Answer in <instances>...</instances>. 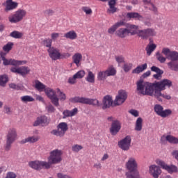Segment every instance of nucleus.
<instances>
[{"instance_id": "obj_27", "label": "nucleus", "mask_w": 178, "mask_h": 178, "mask_svg": "<svg viewBox=\"0 0 178 178\" xmlns=\"http://www.w3.org/2000/svg\"><path fill=\"white\" fill-rule=\"evenodd\" d=\"M78 112H79V109H77V108H74L72 111L65 110L63 112V119H66V118H72L73 116H76Z\"/></svg>"}, {"instance_id": "obj_40", "label": "nucleus", "mask_w": 178, "mask_h": 178, "mask_svg": "<svg viewBox=\"0 0 178 178\" xmlns=\"http://www.w3.org/2000/svg\"><path fill=\"white\" fill-rule=\"evenodd\" d=\"M13 42H9L6 44L3 47V51H4L5 54H8L9 51H12V48H13Z\"/></svg>"}, {"instance_id": "obj_42", "label": "nucleus", "mask_w": 178, "mask_h": 178, "mask_svg": "<svg viewBox=\"0 0 178 178\" xmlns=\"http://www.w3.org/2000/svg\"><path fill=\"white\" fill-rule=\"evenodd\" d=\"M8 81V75H0V86L1 87H5L6 83Z\"/></svg>"}, {"instance_id": "obj_47", "label": "nucleus", "mask_w": 178, "mask_h": 178, "mask_svg": "<svg viewBox=\"0 0 178 178\" xmlns=\"http://www.w3.org/2000/svg\"><path fill=\"white\" fill-rule=\"evenodd\" d=\"M118 12V8L116 6H108V8L106 10L108 15H113Z\"/></svg>"}, {"instance_id": "obj_39", "label": "nucleus", "mask_w": 178, "mask_h": 178, "mask_svg": "<svg viewBox=\"0 0 178 178\" xmlns=\"http://www.w3.org/2000/svg\"><path fill=\"white\" fill-rule=\"evenodd\" d=\"M20 99L22 102L24 104H27V102H34V101H35V99L30 95L22 96L20 97Z\"/></svg>"}, {"instance_id": "obj_1", "label": "nucleus", "mask_w": 178, "mask_h": 178, "mask_svg": "<svg viewBox=\"0 0 178 178\" xmlns=\"http://www.w3.org/2000/svg\"><path fill=\"white\" fill-rule=\"evenodd\" d=\"M165 87H172V82L169 79H163L161 81L151 83L145 82V88L144 90V95H149L150 97H155V90L161 88L163 90Z\"/></svg>"}, {"instance_id": "obj_46", "label": "nucleus", "mask_w": 178, "mask_h": 178, "mask_svg": "<svg viewBox=\"0 0 178 178\" xmlns=\"http://www.w3.org/2000/svg\"><path fill=\"white\" fill-rule=\"evenodd\" d=\"M35 88H36L38 91H44V90H45V85L40 82V81H36L35 84Z\"/></svg>"}, {"instance_id": "obj_28", "label": "nucleus", "mask_w": 178, "mask_h": 178, "mask_svg": "<svg viewBox=\"0 0 178 178\" xmlns=\"http://www.w3.org/2000/svg\"><path fill=\"white\" fill-rule=\"evenodd\" d=\"M81 60H83V55L81 53H75L72 56V62L79 67L81 65Z\"/></svg>"}, {"instance_id": "obj_8", "label": "nucleus", "mask_w": 178, "mask_h": 178, "mask_svg": "<svg viewBox=\"0 0 178 178\" xmlns=\"http://www.w3.org/2000/svg\"><path fill=\"white\" fill-rule=\"evenodd\" d=\"M67 130H69L67 123L60 122L58 124L57 129H54L51 131V134H53V136H56V137L62 138L65 136Z\"/></svg>"}, {"instance_id": "obj_53", "label": "nucleus", "mask_w": 178, "mask_h": 178, "mask_svg": "<svg viewBox=\"0 0 178 178\" xmlns=\"http://www.w3.org/2000/svg\"><path fill=\"white\" fill-rule=\"evenodd\" d=\"M115 59L117 63H124V56L122 55L115 56Z\"/></svg>"}, {"instance_id": "obj_16", "label": "nucleus", "mask_w": 178, "mask_h": 178, "mask_svg": "<svg viewBox=\"0 0 178 178\" xmlns=\"http://www.w3.org/2000/svg\"><path fill=\"white\" fill-rule=\"evenodd\" d=\"M126 99H127V92L124 90H119L118 95L116 96L113 102V106H119V105H122V104L124 103Z\"/></svg>"}, {"instance_id": "obj_24", "label": "nucleus", "mask_w": 178, "mask_h": 178, "mask_svg": "<svg viewBox=\"0 0 178 178\" xmlns=\"http://www.w3.org/2000/svg\"><path fill=\"white\" fill-rule=\"evenodd\" d=\"M149 172L152 175L154 178H158L159 177V175L162 173V171L159 166L156 165H152L149 166Z\"/></svg>"}, {"instance_id": "obj_5", "label": "nucleus", "mask_w": 178, "mask_h": 178, "mask_svg": "<svg viewBox=\"0 0 178 178\" xmlns=\"http://www.w3.org/2000/svg\"><path fill=\"white\" fill-rule=\"evenodd\" d=\"M72 104H83L84 105H92L93 106H99V101L96 99H90L83 97H74L70 99Z\"/></svg>"}, {"instance_id": "obj_7", "label": "nucleus", "mask_w": 178, "mask_h": 178, "mask_svg": "<svg viewBox=\"0 0 178 178\" xmlns=\"http://www.w3.org/2000/svg\"><path fill=\"white\" fill-rule=\"evenodd\" d=\"M0 56L5 66H8L9 65H11L12 66H22L27 63V60H17L15 59L8 60L6 58H5L6 56V53L3 51L0 52Z\"/></svg>"}, {"instance_id": "obj_60", "label": "nucleus", "mask_w": 178, "mask_h": 178, "mask_svg": "<svg viewBox=\"0 0 178 178\" xmlns=\"http://www.w3.org/2000/svg\"><path fill=\"white\" fill-rule=\"evenodd\" d=\"M46 109L47 110L49 113H54V112H55V111H56L55 107H54V106H52V104L47 106L46 107Z\"/></svg>"}, {"instance_id": "obj_43", "label": "nucleus", "mask_w": 178, "mask_h": 178, "mask_svg": "<svg viewBox=\"0 0 178 178\" xmlns=\"http://www.w3.org/2000/svg\"><path fill=\"white\" fill-rule=\"evenodd\" d=\"M56 92L58 95V97H59L58 99H60V101H62V102L66 101V94L62 92L60 89L56 88Z\"/></svg>"}, {"instance_id": "obj_59", "label": "nucleus", "mask_w": 178, "mask_h": 178, "mask_svg": "<svg viewBox=\"0 0 178 178\" xmlns=\"http://www.w3.org/2000/svg\"><path fill=\"white\" fill-rule=\"evenodd\" d=\"M44 13L45 16H52L54 13H55V11H54L52 9H47L44 11Z\"/></svg>"}, {"instance_id": "obj_35", "label": "nucleus", "mask_w": 178, "mask_h": 178, "mask_svg": "<svg viewBox=\"0 0 178 178\" xmlns=\"http://www.w3.org/2000/svg\"><path fill=\"white\" fill-rule=\"evenodd\" d=\"M18 6L19 3H17V2L7 3L5 10L6 12H9V10H13L14 9H16Z\"/></svg>"}, {"instance_id": "obj_14", "label": "nucleus", "mask_w": 178, "mask_h": 178, "mask_svg": "<svg viewBox=\"0 0 178 178\" xmlns=\"http://www.w3.org/2000/svg\"><path fill=\"white\" fill-rule=\"evenodd\" d=\"M154 109L156 115H158V116H161V118H168V116H170V115H172V110H163V106L160 104L154 105Z\"/></svg>"}, {"instance_id": "obj_38", "label": "nucleus", "mask_w": 178, "mask_h": 178, "mask_svg": "<svg viewBox=\"0 0 178 178\" xmlns=\"http://www.w3.org/2000/svg\"><path fill=\"white\" fill-rule=\"evenodd\" d=\"M167 65L171 70H174L175 72L178 71V61H170Z\"/></svg>"}, {"instance_id": "obj_9", "label": "nucleus", "mask_w": 178, "mask_h": 178, "mask_svg": "<svg viewBox=\"0 0 178 178\" xmlns=\"http://www.w3.org/2000/svg\"><path fill=\"white\" fill-rule=\"evenodd\" d=\"M125 167L127 168V170H129L127 172V173H131V175H137V173H138V171L137 170L138 164L137 163V161L134 157L129 158L125 164Z\"/></svg>"}, {"instance_id": "obj_12", "label": "nucleus", "mask_w": 178, "mask_h": 178, "mask_svg": "<svg viewBox=\"0 0 178 178\" xmlns=\"http://www.w3.org/2000/svg\"><path fill=\"white\" fill-rule=\"evenodd\" d=\"M30 168L35 170H41L42 169H49V163L47 161H33L29 163Z\"/></svg>"}, {"instance_id": "obj_11", "label": "nucleus", "mask_w": 178, "mask_h": 178, "mask_svg": "<svg viewBox=\"0 0 178 178\" xmlns=\"http://www.w3.org/2000/svg\"><path fill=\"white\" fill-rule=\"evenodd\" d=\"M166 87L170 88L169 86H164V89H161V88H158V89L154 90V98H156L157 101H159V102H162L163 99H172V97L170 95H168L166 92L162 93V91L164 90H166Z\"/></svg>"}, {"instance_id": "obj_19", "label": "nucleus", "mask_w": 178, "mask_h": 178, "mask_svg": "<svg viewBox=\"0 0 178 178\" xmlns=\"http://www.w3.org/2000/svg\"><path fill=\"white\" fill-rule=\"evenodd\" d=\"M51 122V119L45 115H42L40 117H38L36 120L33 123L34 127L37 126H42V127L45 126H48Z\"/></svg>"}, {"instance_id": "obj_29", "label": "nucleus", "mask_w": 178, "mask_h": 178, "mask_svg": "<svg viewBox=\"0 0 178 178\" xmlns=\"http://www.w3.org/2000/svg\"><path fill=\"white\" fill-rule=\"evenodd\" d=\"M38 140H40V136H29L25 139H23L21 141V144H26V143H30V144H34V143H37Z\"/></svg>"}, {"instance_id": "obj_37", "label": "nucleus", "mask_w": 178, "mask_h": 178, "mask_svg": "<svg viewBox=\"0 0 178 178\" xmlns=\"http://www.w3.org/2000/svg\"><path fill=\"white\" fill-rule=\"evenodd\" d=\"M125 26H126L127 29L131 31L130 34L131 35H134V34H137V32H136L133 30H138V26L133 25V24H127Z\"/></svg>"}, {"instance_id": "obj_31", "label": "nucleus", "mask_w": 178, "mask_h": 178, "mask_svg": "<svg viewBox=\"0 0 178 178\" xmlns=\"http://www.w3.org/2000/svg\"><path fill=\"white\" fill-rule=\"evenodd\" d=\"M154 49H156V44L152 43V40H150L149 44L146 47V52L148 56L154 52Z\"/></svg>"}, {"instance_id": "obj_32", "label": "nucleus", "mask_w": 178, "mask_h": 178, "mask_svg": "<svg viewBox=\"0 0 178 178\" xmlns=\"http://www.w3.org/2000/svg\"><path fill=\"white\" fill-rule=\"evenodd\" d=\"M136 86H137V90L140 91V94L144 95V91H145L144 89L145 88V82H144V81L140 79L136 83Z\"/></svg>"}, {"instance_id": "obj_6", "label": "nucleus", "mask_w": 178, "mask_h": 178, "mask_svg": "<svg viewBox=\"0 0 178 178\" xmlns=\"http://www.w3.org/2000/svg\"><path fill=\"white\" fill-rule=\"evenodd\" d=\"M47 52L49 58H51L52 60H58L59 59H66L67 58H70V53L61 54L58 49L54 47L48 49Z\"/></svg>"}, {"instance_id": "obj_30", "label": "nucleus", "mask_w": 178, "mask_h": 178, "mask_svg": "<svg viewBox=\"0 0 178 178\" xmlns=\"http://www.w3.org/2000/svg\"><path fill=\"white\" fill-rule=\"evenodd\" d=\"M147 67H148V65L147 63L138 65L132 70V73L133 74H140V73H143L144 70H147Z\"/></svg>"}, {"instance_id": "obj_3", "label": "nucleus", "mask_w": 178, "mask_h": 178, "mask_svg": "<svg viewBox=\"0 0 178 178\" xmlns=\"http://www.w3.org/2000/svg\"><path fill=\"white\" fill-rule=\"evenodd\" d=\"M26 16H27V10L19 8L8 16V22L13 24H17L22 22Z\"/></svg>"}, {"instance_id": "obj_54", "label": "nucleus", "mask_w": 178, "mask_h": 178, "mask_svg": "<svg viewBox=\"0 0 178 178\" xmlns=\"http://www.w3.org/2000/svg\"><path fill=\"white\" fill-rule=\"evenodd\" d=\"M81 9L83 12L86 13V15H92V10L90 7L83 6Z\"/></svg>"}, {"instance_id": "obj_22", "label": "nucleus", "mask_w": 178, "mask_h": 178, "mask_svg": "<svg viewBox=\"0 0 178 178\" xmlns=\"http://www.w3.org/2000/svg\"><path fill=\"white\" fill-rule=\"evenodd\" d=\"M120 129H122L120 122L119 120L113 121L110 128V133L112 136H116L120 131Z\"/></svg>"}, {"instance_id": "obj_21", "label": "nucleus", "mask_w": 178, "mask_h": 178, "mask_svg": "<svg viewBox=\"0 0 178 178\" xmlns=\"http://www.w3.org/2000/svg\"><path fill=\"white\" fill-rule=\"evenodd\" d=\"M86 76V72L84 70L78 71L72 77L68 79L69 84H76L77 83V79H83Z\"/></svg>"}, {"instance_id": "obj_26", "label": "nucleus", "mask_w": 178, "mask_h": 178, "mask_svg": "<svg viewBox=\"0 0 178 178\" xmlns=\"http://www.w3.org/2000/svg\"><path fill=\"white\" fill-rule=\"evenodd\" d=\"M130 30L127 28H120L118 31H116L115 34L120 38H126L129 34H130Z\"/></svg>"}, {"instance_id": "obj_36", "label": "nucleus", "mask_w": 178, "mask_h": 178, "mask_svg": "<svg viewBox=\"0 0 178 178\" xmlns=\"http://www.w3.org/2000/svg\"><path fill=\"white\" fill-rule=\"evenodd\" d=\"M127 19H138V20H141V19H143V16L138 13H128L127 14Z\"/></svg>"}, {"instance_id": "obj_23", "label": "nucleus", "mask_w": 178, "mask_h": 178, "mask_svg": "<svg viewBox=\"0 0 178 178\" xmlns=\"http://www.w3.org/2000/svg\"><path fill=\"white\" fill-rule=\"evenodd\" d=\"M103 106L102 109H108V108H111V106H113V100H112V97L109 95H106L103 99Z\"/></svg>"}, {"instance_id": "obj_50", "label": "nucleus", "mask_w": 178, "mask_h": 178, "mask_svg": "<svg viewBox=\"0 0 178 178\" xmlns=\"http://www.w3.org/2000/svg\"><path fill=\"white\" fill-rule=\"evenodd\" d=\"M156 58L160 63H165V62H166V58L163 57L159 51L156 54Z\"/></svg>"}, {"instance_id": "obj_34", "label": "nucleus", "mask_w": 178, "mask_h": 178, "mask_svg": "<svg viewBox=\"0 0 178 178\" xmlns=\"http://www.w3.org/2000/svg\"><path fill=\"white\" fill-rule=\"evenodd\" d=\"M135 130L136 131H141L143 130V118L141 117L138 118L136 120Z\"/></svg>"}, {"instance_id": "obj_52", "label": "nucleus", "mask_w": 178, "mask_h": 178, "mask_svg": "<svg viewBox=\"0 0 178 178\" xmlns=\"http://www.w3.org/2000/svg\"><path fill=\"white\" fill-rule=\"evenodd\" d=\"M81 149H83V147L80 145H74L72 147V151L73 152H79L80 151H81Z\"/></svg>"}, {"instance_id": "obj_25", "label": "nucleus", "mask_w": 178, "mask_h": 178, "mask_svg": "<svg viewBox=\"0 0 178 178\" xmlns=\"http://www.w3.org/2000/svg\"><path fill=\"white\" fill-rule=\"evenodd\" d=\"M168 141V143H170V144H178V138L173 136L172 135H167L165 136L163 135V136H161V143L163 141Z\"/></svg>"}, {"instance_id": "obj_10", "label": "nucleus", "mask_w": 178, "mask_h": 178, "mask_svg": "<svg viewBox=\"0 0 178 178\" xmlns=\"http://www.w3.org/2000/svg\"><path fill=\"white\" fill-rule=\"evenodd\" d=\"M136 34L142 40H148L149 37H155L156 35V31L152 28H147L146 29L138 30Z\"/></svg>"}, {"instance_id": "obj_13", "label": "nucleus", "mask_w": 178, "mask_h": 178, "mask_svg": "<svg viewBox=\"0 0 178 178\" xmlns=\"http://www.w3.org/2000/svg\"><path fill=\"white\" fill-rule=\"evenodd\" d=\"M44 92L54 106H59V97L56 95V90L55 91L51 88H47L44 90Z\"/></svg>"}, {"instance_id": "obj_56", "label": "nucleus", "mask_w": 178, "mask_h": 178, "mask_svg": "<svg viewBox=\"0 0 178 178\" xmlns=\"http://www.w3.org/2000/svg\"><path fill=\"white\" fill-rule=\"evenodd\" d=\"M149 10H151L156 15L158 13V8L152 3L149 4Z\"/></svg>"}, {"instance_id": "obj_49", "label": "nucleus", "mask_w": 178, "mask_h": 178, "mask_svg": "<svg viewBox=\"0 0 178 178\" xmlns=\"http://www.w3.org/2000/svg\"><path fill=\"white\" fill-rule=\"evenodd\" d=\"M42 44L49 49V48H52V40L49 38L44 39L42 41Z\"/></svg>"}, {"instance_id": "obj_45", "label": "nucleus", "mask_w": 178, "mask_h": 178, "mask_svg": "<svg viewBox=\"0 0 178 178\" xmlns=\"http://www.w3.org/2000/svg\"><path fill=\"white\" fill-rule=\"evenodd\" d=\"M108 77V75L106 74V71H100L97 74V79L100 81H102V80H105Z\"/></svg>"}, {"instance_id": "obj_17", "label": "nucleus", "mask_w": 178, "mask_h": 178, "mask_svg": "<svg viewBox=\"0 0 178 178\" xmlns=\"http://www.w3.org/2000/svg\"><path fill=\"white\" fill-rule=\"evenodd\" d=\"M10 72L12 73H17V74H20L22 77H26L29 73H30L31 70L27 66H22V67H12L10 68Z\"/></svg>"}, {"instance_id": "obj_15", "label": "nucleus", "mask_w": 178, "mask_h": 178, "mask_svg": "<svg viewBox=\"0 0 178 178\" xmlns=\"http://www.w3.org/2000/svg\"><path fill=\"white\" fill-rule=\"evenodd\" d=\"M131 145V136H127L125 138L118 142V147L122 151H129Z\"/></svg>"}, {"instance_id": "obj_57", "label": "nucleus", "mask_w": 178, "mask_h": 178, "mask_svg": "<svg viewBox=\"0 0 178 178\" xmlns=\"http://www.w3.org/2000/svg\"><path fill=\"white\" fill-rule=\"evenodd\" d=\"M125 176H127V178H140L138 172H137V175L131 174V172H126Z\"/></svg>"}, {"instance_id": "obj_64", "label": "nucleus", "mask_w": 178, "mask_h": 178, "mask_svg": "<svg viewBox=\"0 0 178 178\" xmlns=\"http://www.w3.org/2000/svg\"><path fill=\"white\" fill-rule=\"evenodd\" d=\"M172 155L173 158H175V159H176V161H177L178 162V150H173L172 152Z\"/></svg>"}, {"instance_id": "obj_41", "label": "nucleus", "mask_w": 178, "mask_h": 178, "mask_svg": "<svg viewBox=\"0 0 178 178\" xmlns=\"http://www.w3.org/2000/svg\"><path fill=\"white\" fill-rule=\"evenodd\" d=\"M10 37L16 39H20L23 37V33L19 32L17 31H14L10 33Z\"/></svg>"}, {"instance_id": "obj_61", "label": "nucleus", "mask_w": 178, "mask_h": 178, "mask_svg": "<svg viewBox=\"0 0 178 178\" xmlns=\"http://www.w3.org/2000/svg\"><path fill=\"white\" fill-rule=\"evenodd\" d=\"M59 33H52L51 34V41H56V40L59 38Z\"/></svg>"}, {"instance_id": "obj_2", "label": "nucleus", "mask_w": 178, "mask_h": 178, "mask_svg": "<svg viewBox=\"0 0 178 178\" xmlns=\"http://www.w3.org/2000/svg\"><path fill=\"white\" fill-rule=\"evenodd\" d=\"M16 140H17V131L16 129L10 128L6 134V144L3 147L6 152H9V151L12 149V144H13Z\"/></svg>"}, {"instance_id": "obj_51", "label": "nucleus", "mask_w": 178, "mask_h": 178, "mask_svg": "<svg viewBox=\"0 0 178 178\" xmlns=\"http://www.w3.org/2000/svg\"><path fill=\"white\" fill-rule=\"evenodd\" d=\"M133 68V63H124L122 69L125 73H128V72H130V70Z\"/></svg>"}, {"instance_id": "obj_4", "label": "nucleus", "mask_w": 178, "mask_h": 178, "mask_svg": "<svg viewBox=\"0 0 178 178\" xmlns=\"http://www.w3.org/2000/svg\"><path fill=\"white\" fill-rule=\"evenodd\" d=\"M62 155H63V152L58 149L52 150L50 152V156L47 158V163H49V169H51L52 165H56L62 162Z\"/></svg>"}, {"instance_id": "obj_58", "label": "nucleus", "mask_w": 178, "mask_h": 178, "mask_svg": "<svg viewBox=\"0 0 178 178\" xmlns=\"http://www.w3.org/2000/svg\"><path fill=\"white\" fill-rule=\"evenodd\" d=\"M115 29H119V27H122V26H126V22H124V21L123 20H121L120 22H116L115 24H114Z\"/></svg>"}, {"instance_id": "obj_62", "label": "nucleus", "mask_w": 178, "mask_h": 178, "mask_svg": "<svg viewBox=\"0 0 178 178\" xmlns=\"http://www.w3.org/2000/svg\"><path fill=\"white\" fill-rule=\"evenodd\" d=\"M151 70H152V72H154L155 73H161V72H163L161 69H159V67H158L156 66H152L151 67Z\"/></svg>"}, {"instance_id": "obj_44", "label": "nucleus", "mask_w": 178, "mask_h": 178, "mask_svg": "<svg viewBox=\"0 0 178 178\" xmlns=\"http://www.w3.org/2000/svg\"><path fill=\"white\" fill-rule=\"evenodd\" d=\"M106 73L107 76L109 77L111 76H115L116 74V69L113 67V66L109 67L106 70Z\"/></svg>"}, {"instance_id": "obj_48", "label": "nucleus", "mask_w": 178, "mask_h": 178, "mask_svg": "<svg viewBox=\"0 0 178 178\" xmlns=\"http://www.w3.org/2000/svg\"><path fill=\"white\" fill-rule=\"evenodd\" d=\"M86 81H88V83H94L95 81V75H94V73H92V72H88V76L86 77Z\"/></svg>"}, {"instance_id": "obj_18", "label": "nucleus", "mask_w": 178, "mask_h": 178, "mask_svg": "<svg viewBox=\"0 0 178 178\" xmlns=\"http://www.w3.org/2000/svg\"><path fill=\"white\" fill-rule=\"evenodd\" d=\"M162 54L167 57L171 61L178 60V52L175 51H170L169 48H163L162 49Z\"/></svg>"}, {"instance_id": "obj_20", "label": "nucleus", "mask_w": 178, "mask_h": 178, "mask_svg": "<svg viewBox=\"0 0 178 178\" xmlns=\"http://www.w3.org/2000/svg\"><path fill=\"white\" fill-rule=\"evenodd\" d=\"M156 163H157V165H159V166H161L162 169H165V170H167L168 173H173L177 172V167H176V165H168L162 160H156Z\"/></svg>"}, {"instance_id": "obj_63", "label": "nucleus", "mask_w": 178, "mask_h": 178, "mask_svg": "<svg viewBox=\"0 0 178 178\" xmlns=\"http://www.w3.org/2000/svg\"><path fill=\"white\" fill-rule=\"evenodd\" d=\"M116 30H118L117 28L115 26V25H113L110 29H108V34H113Z\"/></svg>"}, {"instance_id": "obj_33", "label": "nucleus", "mask_w": 178, "mask_h": 178, "mask_svg": "<svg viewBox=\"0 0 178 178\" xmlns=\"http://www.w3.org/2000/svg\"><path fill=\"white\" fill-rule=\"evenodd\" d=\"M64 37L68 40H76L77 33L74 31H70L64 34Z\"/></svg>"}, {"instance_id": "obj_55", "label": "nucleus", "mask_w": 178, "mask_h": 178, "mask_svg": "<svg viewBox=\"0 0 178 178\" xmlns=\"http://www.w3.org/2000/svg\"><path fill=\"white\" fill-rule=\"evenodd\" d=\"M129 113H130V115H132V116H134V118H138V116H140V113L136 109L129 110Z\"/></svg>"}]
</instances>
